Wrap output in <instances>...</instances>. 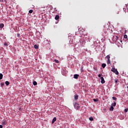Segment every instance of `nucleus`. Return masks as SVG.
<instances>
[{"mask_svg": "<svg viewBox=\"0 0 128 128\" xmlns=\"http://www.w3.org/2000/svg\"><path fill=\"white\" fill-rule=\"evenodd\" d=\"M79 42L80 44L82 46H86V42H84V39H80Z\"/></svg>", "mask_w": 128, "mask_h": 128, "instance_id": "nucleus-1", "label": "nucleus"}, {"mask_svg": "<svg viewBox=\"0 0 128 128\" xmlns=\"http://www.w3.org/2000/svg\"><path fill=\"white\" fill-rule=\"evenodd\" d=\"M111 71L116 74H118V71L117 69H116V68H112Z\"/></svg>", "mask_w": 128, "mask_h": 128, "instance_id": "nucleus-2", "label": "nucleus"}, {"mask_svg": "<svg viewBox=\"0 0 128 128\" xmlns=\"http://www.w3.org/2000/svg\"><path fill=\"white\" fill-rule=\"evenodd\" d=\"M74 108H76V110H80V106H78V104L76 102L75 104H74Z\"/></svg>", "mask_w": 128, "mask_h": 128, "instance_id": "nucleus-3", "label": "nucleus"}, {"mask_svg": "<svg viewBox=\"0 0 128 128\" xmlns=\"http://www.w3.org/2000/svg\"><path fill=\"white\" fill-rule=\"evenodd\" d=\"M2 124L3 126H6V120H3L2 121Z\"/></svg>", "mask_w": 128, "mask_h": 128, "instance_id": "nucleus-4", "label": "nucleus"}, {"mask_svg": "<svg viewBox=\"0 0 128 128\" xmlns=\"http://www.w3.org/2000/svg\"><path fill=\"white\" fill-rule=\"evenodd\" d=\"M100 80H101V83L102 84H104V82H106V81L104 80V77H101L100 78Z\"/></svg>", "mask_w": 128, "mask_h": 128, "instance_id": "nucleus-5", "label": "nucleus"}, {"mask_svg": "<svg viewBox=\"0 0 128 128\" xmlns=\"http://www.w3.org/2000/svg\"><path fill=\"white\" fill-rule=\"evenodd\" d=\"M78 100V95L77 94H76L74 95V100Z\"/></svg>", "mask_w": 128, "mask_h": 128, "instance_id": "nucleus-6", "label": "nucleus"}, {"mask_svg": "<svg viewBox=\"0 0 128 128\" xmlns=\"http://www.w3.org/2000/svg\"><path fill=\"white\" fill-rule=\"evenodd\" d=\"M78 76H80V75L78 74H74V78H76V79H78Z\"/></svg>", "mask_w": 128, "mask_h": 128, "instance_id": "nucleus-7", "label": "nucleus"}, {"mask_svg": "<svg viewBox=\"0 0 128 128\" xmlns=\"http://www.w3.org/2000/svg\"><path fill=\"white\" fill-rule=\"evenodd\" d=\"M117 40H118V36H114V42H116Z\"/></svg>", "mask_w": 128, "mask_h": 128, "instance_id": "nucleus-8", "label": "nucleus"}, {"mask_svg": "<svg viewBox=\"0 0 128 128\" xmlns=\"http://www.w3.org/2000/svg\"><path fill=\"white\" fill-rule=\"evenodd\" d=\"M60 18V16L58 15H56L55 16V20H58Z\"/></svg>", "mask_w": 128, "mask_h": 128, "instance_id": "nucleus-9", "label": "nucleus"}, {"mask_svg": "<svg viewBox=\"0 0 128 128\" xmlns=\"http://www.w3.org/2000/svg\"><path fill=\"white\" fill-rule=\"evenodd\" d=\"M56 118L55 117L52 119V124H54V122H56Z\"/></svg>", "mask_w": 128, "mask_h": 128, "instance_id": "nucleus-10", "label": "nucleus"}, {"mask_svg": "<svg viewBox=\"0 0 128 128\" xmlns=\"http://www.w3.org/2000/svg\"><path fill=\"white\" fill-rule=\"evenodd\" d=\"M102 68H106V64L104 63L102 64Z\"/></svg>", "mask_w": 128, "mask_h": 128, "instance_id": "nucleus-11", "label": "nucleus"}, {"mask_svg": "<svg viewBox=\"0 0 128 128\" xmlns=\"http://www.w3.org/2000/svg\"><path fill=\"white\" fill-rule=\"evenodd\" d=\"M4 26V24H0V28H2Z\"/></svg>", "mask_w": 128, "mask_h": 128, "instance_id": "nucleus-12", "label": "nucleus"}, {"mask_svg": "<svg viewBox=\"0 0 128 128\" xmlns=\"http://www.w3.org/2000/svg\"><path fill=\"white\" fill-rule=\"evenodd\" d=\"M114 110V106H111L110 108V112H112Z\"/></svg>", "mask_w": 128, "mask_h": 128, "instance_id": "nucleus-13", "label": "nucleus"}, {"mask_svg": "<svg viewBox=\"0 0 128 128\" xmlns=\"http://www.w3.org/2000/svg\"><path fill=\"white\" fill-rule=\"evenodd\" d=\"M94 102H98V98H94L93 99Z\"/></svg>", "mask_w": 128, "mask_h": 128, "instance_id": "nucleus-14", "label": "nucleus"}, {"mask_svg": "<svg viewBox=\"0 0 128 128\" xmlns=\"http://www.w3.org/2000/svg\"><path fill=\"white\" fill-rule=\"evenodd\" d=\"M107 64H110V59L108 60Z\"/></svg>", "mask_w": 128, "mask_h": 128, "instance_id": "nucleus-15", "label": "nucleus"}, {"mask_svg": "<svg viewBox=\"0 0 128 128\" xmlns=\"http://www.w3.org/2000/svg\"><path fill=\"white\" fill-rule=\"evenodd\" d=\"M116 106V102H114V103L112 104V106Z\"/></svg>", "mask_w": 128, "mask_h": 128, "instance_id": "nucleus-16", "label": "nucleus"}, {"mask_svg": "<svg viewBox=\"0 0 128 128\" xmlns=\"http://www.w3.org/2000/svg\"><path fill=\"white\" fill-rule=\"evenodd\" d=\"M34 48H36V50H38V45L36 44L34 46Z\"/></svg>", "mask_w": 128, "mask_h": 128, "instance_id": "nucleus-17", "label": "nucleus"}, {"mask_svg": "<svg viewBox=\"0 0 128 128\" xmlns=\"http://www.w3.org/2000/svg\"><path fill=\"white\" fill-rule=\"evenodd\" d=\"M5 84H6V86H8L10 84V82L8 81H6L5 82Z\"/></svg>", "mask_w": 128, "mask_h": 128, "instance_id": "nucleus-18", "label": "nucleus"}, {"mask_svg": "<svg viewBox=\"0 0 128 128\" xmlns=\"http://www.w3.org/2000/svg\"><path fill=\"white\" fill-rule=\"evenodd\" d=\"M2 76H4V75L2 74H0V80H2Z\"/></svg>", "mask_w": 128, "mask_h": 128, "instance_id": "nucleus-19", "label": "nucleus"}, {"mask_svg": "<svg viewBox=\"0 0 128 128\" xmlns=\"http://www.w3.org/2000/svg\"><path fill=\"white\" fill-rule=\"evenodd\" d=\"M33 84H34V86H36V84H38V82H36V81H34L33 82Z\"/></svg>", "mask_w": 128, "mask_h": 128, "instance_id": "nucleus-20", "label": "nucleus"}, {"mask_svg": "<svg viewBox=\"0 0 128 128\" xmlns=\"http://www.w3.org/2000/svg\"><path fill=\"white\" fill-rule=\"evenodd\" d=\"M33 12H34V10H30L28 12L29 14H32Z\"/></svg>", "mask_w": 128, "mask_h": 128, "instance_id": "nucleus-21", "label": "nucleus"}, {"mask_svg": "<svg viewBox=\"0 0 128 128\" xmlns=\"http://www.w3.org/2000/svg\"><path fill=\"white\" fill-rule=\"evenodd\" d=\"M89 120L92 122V121L94 120V118L92 117H90L89 118Z\"/></svg>", "mask_w": 128, "mask_h": 128, "instance_id": "nucleus-22", "label": "nucleus"}, {"mask_svg": "<svg viewBox=\"0 0 128 128\" xmlns=\"http://www.w3.org/2000/svg\"><path fill=\"white\" fill-rule=\"evenodd\" d=\"M54 62H56V64H58V62H60V61H58V60H54Z\"/></svg>", "mask_w": 128, "mask_h": 128, "instance_id": "nucleus-23", "label": "nucleus"}, {"mask_svg": "<svg viewBox=\"0 0 128 128\" xmlns=\"http://www.w3.org/2000/svg\"><path fill=\"white\" fill-rule=\"evenodd\" d=\"M106 58H108V60H110V55H108L106 56Z\"/></svg>", "mask_w": 128, "mask_h": 128, "instance_id": "nucleus-24", "label": "nucleus"}, {"mask_svg": "<svg viewBox=\"0 0 128 128\" xmlns=\"http://www.w3.org/2000/svg\"><path fill=\"white\" fill-rule=\"evenodd\" d=\"M112 98L114 100H116V97H112Z\"/></svg>", "mask_w": 128, "mask_h": 128, "instance_id": "nucleus-25", "label": "nucleus"}, {"mask_svg": "<svg viewBox=\"0 0 128 128\" xmlns=\"http://www.w3.org/2000/svg\"><path fill=\"white\" fill-rule=\"evenodd\" d=\"M20 36V33H18L16 34V36H18V38Z\"/></svg>", "mask_w": 128, "mask_h": 128, "instance_id": "nucleus-26", "label": "nucleus"}, {"mask_svg": "<svg viewBox=\"0 0 128 128\" xmlns=\"http://www.w3.org/2000/svg\"><path fill=\"white\" fill-rule=\"evenodd\" d=\"M128 108H126V109L124 110V112H128Z\"/></svg>", "mask_w": 128, "mask_h": 128, "instance_id": "nucleus-27", "label": "nucleus"}, {"mask_svg": "<svg viewBox=\"0 0 128 128\" xmlns=\"http://www.w3.org/2000/svg\"><path fill=\"white\" fill-rule=\"evenodd\" d=\"M98 78H102V74H99L98 75Z\"/></svg>", "mask_w": 128, "mask_h": 128, "instance_id": "nucleus-28", "label": "nucleus"}, {"mask_svg": "<svg viewBox=\"0 0 128 128\" xmlns=\"http://www.w3.org/2000/svg\"><path fill=\"white\" fill-rule=\"evenodd\" d=\"M118 80H115L116 84H118Z\"/></svg>", "mask_w": 128, "mask_h": 128, "instance_id": "nucleus-29", "label": "nucleus"}, {"mask_svg": "<svg viewBox=\"0 0 128 128\" xmlns=\"http://www.w3.org/2000/svg\"><path fill=\"white\" fill-rule=\"evenodd\" d=\"M124 38H128V36L124 35Z\"/></svg>", "mask_w": 128, "mask_h": 128, "instance_id": "nucleus-30", "label": "nucleus"}, {"mask_svg": "<svg viewBox=\"0 0 128 128\" xmlns=\"http://www.w3.org/2000/svg\"><path fill=\"white\" fill-rule=\"evenodd\" d=\"M4 46H8V44H6V42L4 43Z\"/></svg>", "mask_w": 128, "mask_h": 128, "instance_id": "nucleus-31", "label": "nucleus"}, {"mask_svg": "<svg viewBox=\"0 0 128 128\" xmlns=\"http://www.w3.org/2000/svg\"><path fill=\"white\" fill-rule=\"evenodd\" d=\"M0 128H2V125H0Z\"/></svg>", "mask_w": 128, "mask_h": 128, "instance_id": "nucleus-32", "label": "nucleus"}, {"mask_svg": "<svg viewBox=\"0 0 128 128\" xmlns=\"http://www.w3.org/2000/svg\"><path fill=\"white\" fill-rule=\"evenodd\" d=\"M0 2H2V0H0Z\"/></svg>", "mask_w": 128, "mask_h": 128, "instance_id": "nucleus-33", "label": "nucleus"}, {"mask_svg": "<svg viewBox=\"0 0 128 128\" xmlns=\"http://www.w3.org/2000/svg\"><path fill=\"white\" fill-rule=\"evenodd\" d=\"M127 88H128V87H127Z\"/></svg>", "mask_w": 128, "mask_h": 128, "instance_id": "nucleus-34", "label": "nucleus"}]
</instances>
